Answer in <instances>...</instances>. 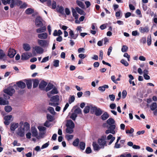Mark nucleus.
<instances>
[{"label": "nucleus", "instance_id": "nucleus-28", "mask_svg": "<svg viewBox=\"0 0 157 157\" xmlns=\"http://www.w3.org/2000/svg\"><path fill=\"white\" fill-rule=\"evenodd\" d=\"M34 12V10L31 8H28L25 11V13L27 14H30L33 13Z\"/></svg>", "mask_w": 157, "mask_h": 157}, {"label": "nucleus", "instance_id": "nucleus-13", "mask_svg": "<svg viewBox=\"0 0 157 157\" xmlns=\"http://www.w3.org/2000/svg\"><path fill=\"white\" fill-rule=\"evenodd\" d=\"M59 96L58 95H56L52 97L50 99V101L52 102H56V103H59Z\"/></svg>", "mask_w": 157, "mask_h": 157}, {"label": "nucleus", "instance_id": "nucleus-3", "mask_svg": "<svg viewBox=\"0 0 157 157\" xmlns=\"http://www.w3.org/2000/svg\"><path fill=\"white\" fill-rule=\"evenodd\" d=\"M37 42L38 44L42 47L44 48L48 46V43L46 40L38 39Z\"/></svg>", "mask_w": 157, "mask_h": 157}, {"label": "nucleus", "instance_id": "nucleus-56", "mask_svg": "<svg viewBox=\"0 0 157 157\" xmlns=\"http://www.w3.org/2000/svg\"><path fill=\"white\" fill-rule=\"evenodd\" d=\"M47 117L48 120H49V121L51 122L52 121L53 117L52 115L47 114Z\"/></svg>", "mask_w": 157, "mask_h": 157}, {"label": "nucleus", "instance_id": "nucleus-36", "mask_svg": "<svg viewBox=\"0 0 157 157\" xmlns=\"http://www.w3.org/2000/svg\"><path fill=\"white\" fill-rule=\"evenodd\" d=\"M79 142V140L78 138L75 139L73 142L72 144L73 146L75 147L78 146Z\"/></svg>", "mask_w": 157, "mask_h": 157}, {"label": "nucleus", "instance_id": "nucleus-51", "mask_svg": "<svg viewBox=\"0 0 157 157\" xmlns=\"http://www.w3.org/2000/svg\"><path fill=\"white\" fill-rule=\"evenodd\" d=\"M50 93L52 94H57L58 93V91L57 89L55 87L51 91Z\"/></svg>", "mask_w": 157, "mask_h": 157}, {"label": "nucleus", "instance_id": "nucleus-9", "mask_svg": "<svg viewBox=\"0 0 157 157\" xmlns=\"http://www.w3.org/2000/svg\"><path fill=\"white\" fill-rule=\"evenodd\" d=\"M34 48L35 50L38 54H41L44 52V49L39 46H36Z\"/></svg>", "mask_w": 157, "mask_h": 157}, {"label": "nucleus", "instance_id": "nucleus-40", "mask_svg": "<svg viewBox=\"0 0 157 157\" xmlns=\"http://www.w3.org/2000/svg\"><path fill=\"white\" fill-rule=\"evenodd\" d=\"M16 6V0H11L10 6L11 8H13Z\"/></svg>", "mask_w": 157, "mask_h": 157}, {"label": "nucleus", "instance_id": "nucleus-53", "mask_svg": "<svg viewBox=\"0 0 157 157\" xmlns=\"http://www.w3.org/2000/svg\"><path fill=\"white\" fill-rule=\"evenodd\" d=\"M86 153V154H88L92 152V150L91 148L90 147H87L85 151Z\"/></svg>", "mask_w": 157, "mask_h": 157}, {"label": "nucleus", "instance_id": "nucleus-21", "mask_svg": "<svg viewBox=\"0 0 157 157\" xmlns=\"http://www.w3.org/2000/svg\"><path fill=\"white\" fill-rule=\"evenodd\" d=\"M29 58V55H28L27 53H23L21 56V59L22 60H27Z\"/></svg>", "mask_w": 157, "mask_h": 157}, {"label": "nucleus", "instance_id": "nucleus-6", "mask_svg": "<svg viewBox=\"0 0 157 157\" xmlns=\"http://www.w3.org/2000/svg\"><path fill=\"white\" fill-rule=\"evenodd\" d=\"M106 122L108 124L107 127H110L112 125H113L114 127V128H115L116 125L114 124H115V121L112 118H109L106 121Z\"/></svg>", "mask_w": 157, "mask_h": 157}, {"label": "nucleus", "instance_id": "nucleus-10", "mask_svg": "<svg viewBox=\"0 0 157 157\" xmlns=\"http://www.w3.org/2000/svg\"><path fill=\"white\" fill-rule=\"evenodd\" d=\"M16 51L13 49L10 48L9 50L8 56L10 58H13L16 54Z\"/></svg>", "mask_w": 157, "mask_h": 157}, {"label": "nucleus", "instance_id": "nucleus-4", "mask_svg": "<svg viewBox=\"0 0 157 157\" xmlns=\"http://www.w3.org/2000/svg\"><path fill=\"white\" fill-rule=\"evenodd\" d=\"M42 20V18L40 17H38L36 18L35 24L37 27H40L43 26V25Z\"/></svg>", "mask_w": 157, "mask_h": 157}, {"label": "nucleus", "instance_id": "nucleus-54", "mask_svg": "<svg viewBox=\"0 0 157 157\" xmlns=\"http://www.w3.org/2000/svg\"><path fill=\"white\" fill-rule=\"evenodd\" d=\"M74 112L77 114H80L81 113V110L79 108H78L75 109Z\"/></svg>", "mask_w": 157, "mask_h": 157}, {"label": "nucleus", "instance_id": "nucleus-22", "mask_svg": "<svg viewBox=\"0 0 157 157\" xmlns=\"http://www.w3.org/2000/svg\"><path fill=\"white\" fill-rule=\"evenodd\" d=\"M26 83L27 87L28 89H30L32 88V82L31 79L26 80Z\"/></svg>", "mask_w": 157, "mask_h": 157}, {"label": "nucleus", "instance_id": "nucleus-49", "mask_svg": "<svg viewBox=\"0 0 157 157\" xmlns=\"http://www.w3.org/2000/svg\"><path fill=\"white\" fill-rule=\"evenodd\" d=\"M128 49V47L126 45H123L121 48V51L123 52H126Z\"/></svg>", "mask_w": 157, "mask_h": 157}, {"label": "nucleus", "instance_id": "nucleus-52", "mask_svg": "<svg viewBox=\"0 0 157 157\" xmlns=\"http://www.w3.org/2000/svg\"><path fill=\"white\" fill-rule=\"evenodd\" d=\"M45 134V133L44 132H40L39 133V136L37 137V138L39 139L40 138H43Z\"/></svg>", "mask_w": 157, "mask_h": 157}, {"label": "nucleus", "instance_id": "nucleus-19", "mask_svg": "<svg viewBox=\"0 0 157 157\" xmlns=\"http://www.w3.org/2000/svg\"><path fill=\"white\" fill-rule=\"evenodd\" d=\"M66 126L67 127H71L74 128L75 127V124L71 120H68L66 124Z\"/></svg>", "mask_w": 157, "mask_h": 157}, {"label": "nucleus", "instance_id": "nucleus-1", "mask_svg": "<svg viewBox=\"0 0 157 157\" xmlns=\"http://www.w3.org/2000/svg\"><path fill=\"white\" fill-rule=\"evenodd\" d=\"M106 138V136H102L101 138L98 139V143L101 147L104 148L105 146H107L106 142L105 140Z\"/></svg>", "mask_w": 157, "mask_h": 157}, {"label": "nucleus", "instance_id": "nucleus-47", "mask_svg": "<svg viewBox=\"0 0 157 157\" xmlns=\"http://www.w3.org/2000/svg\"><path fill=\"white\" fill-rule=\"evenodd\" d=\"M151 36H148L147 37V44L148 46L151 45Z\"/></svg>", "mask_w": 157, "mask_h": 157}, {"label": "nucleus", "instance_id": "nucleus-18", "mask_svg": "<svg viewBox=\"0 0 157 157\" xmlns=\"http://www.w3.org/2000/svg\"><path fill=\"white\" fill-rule=\"evenodd\" d=\"M46 29V27L45 26L41 27L38 28L36 30V32L37 33H41L44 32Z\"/></svg>", "mask_w": 157, "mask_h": 157}, {"label": "nucleus", "instance_id": "nucleus-14", "mask_svg": "<svg viewBox=\"0 0 157 157\" xmlns=\"http://www.w3.org/2000/svg\"><path fill=\"white\" fill-rule=\"evenodd\" d=\"M56 10L57 12L62 14H64V9L63 7L62 6H58L56 8Z\"/></svg>", "mask_w": 157, "mask_h": 157}, {"label": "nucleus", "instance_id": "nucleus-59", "mask_svg": "<svg viewBox=\"0 0 157 157\" xmlns=\"http://www.w3.org/2000/svg\"><path fill=\"white\" fill-rule=\"evenodd\" d=\"M38 128L40 131H44L46 129V127L43 126H39L38 127Z\"/></svg>", "mask_w": 157, "mask_h": 157}, {"label": "nucleus", "instance_id": "nucleus-39", "mask_svg": "<svg viewBox=\"0 0 157 157\" xmlns=\"http://www.w3.org/2000/svg\"><path fill=\"white\" fill-rule=\"evenodd\" d=\"M79 147L81 150H83L85 147V143L83 142H81L79 144Z\"/></svg>", "mask_w": 157, "mask_h": 157}, {"label": "nucleus", "instance_id": "nucleus-34", "mask_svg": "<svg viewBox=\"0 0 157 157\" xmlns=\"http://www.w3.org/2000/svg\"><path fill=\"white\" fill-rule=\"evenodd\" d=\"M73 128L71 127H67L66 130V132L69 134L72 133L73 132Z\"/></svg>", "mask_w": 157, "mask_h": 157}, {"label": "nucleus", "instance_id": "nucleus-5", "mask_svg": "<svg viewBox=\"0 0 157 157\" xmlns=\"http://www.w3.org/2000/svg\"><path fill=\"white\" fill-rule=\"evenodd\" d=\"M14 86L16 87V89H17L19 87L21 89H24L26 87V84L24 82L22 81H19L16 82V84L14 85Z\"/></svg>", "mask_w": 157, "mask_h": 157}, {"label": "nucleus", "instance_id": "nucleus-37", "mask_svg": "<svg viewBox=\"0 0 157 157\" xmlns=\"http://www.w3.org/2000/svg\"><path fill=\"white\" fill-rule=\"evenodd\" d=\"M75 10H76L77 12L80 15L83 14L84 13V11L82 10L79 8L78 7L75 8Z\"/></svg>", "mask_w": 157, "mask_h": 157}, {"label": "nucleus", "instance_id": "nucleus-33", "mask_svg": "<svg viewBox=\"0 0 157 157\" xmlns=\"http://www.w3.org/2000/svg\"><path fill=\"white\" fill-rule=\"evenodd\" d=\"M109 88L108 85H105L103 86H99L98 89L99 90L101 91H104L105 90V89H107Z\"/></svg>", "mask_w": 157, "mask_h": 157}, {"label": "nucleus", "instance_id": "nucleus-32", "mask_svg": "<svg viewBox=\"0 0 157 157\" xmlns=\"http://www.w3.org/2000/svg\"><path fill=\"white\" fill-rule=\"evenodd\" d=\"M33 88H35L38 86L39 83V81L36 79H33Z\"/></svg>", "mask_w": 157, "mask_h": 157}, {"label": "nucleus", "instance_id": "nucleus-57", "mask_svg": "<svg viewBox=\"0 0 157 157\" xmlns=\"http://www.w3.org/2000/svg\"><path fill=\"white\" fill-rule=\"evenodd\" d=\"M124 57L127 58L128 61H130V56L127 53H125L123 55Z\"/></svg>", "mask_w": 157, "mask_h": 157}, {"label": "nucleus", "instance_id": "nucleus-50", "mask_svg": "<svg viewBox=\"0 0 157 157\" xmlns=\"http://www.w3.org/2000/svg\"><path fill=\"white\" fill-rule=\"evenodd\" d=\"M12 116L11 115L6 116L4 117V119L6 121H9L12 118Z\"/></svg>", "mask_w": 157, "mask_h": 157}, {"label": "nucleus", "instance_id": "nucleus-16", "mask_svg": "<svg viewBox=\"0 0 157 157\" xmlns=\"http://www.w3.org/2000/svg\"><path fill=\"white\" fill-rule=\"evenodd\" d=\"M18 123H12L11 124L10 129L11 131H14L15 129L18 127Z\"/></svg>", "mask_w": 157, "mask_h": 157}, {"label": "nucleus", "instance_id": "nucleus-25", "mask_svg": "<svg viewBox=\"0 0 157 157\" xmlns=\"http://www.w3.org/2000/svg\"><path fill=\"white\" fill-rule=\"evenodd\" d=\"M109 115L107 112H105L101 116V118L103 120L107 119L109 117Z\"/></svg>", "mask_w": 157, "mask_h": 157}, {"label": "nucleus", "instance_id": "nucleus-7", "mask_svg": "<svg viewBox=\"0 0 157 157\" xmlns=\"http://www.w3.org/2000/svg\"><path fill=\"white\" fill-rule=\"evenodd\" d=\"M114 126L113 125H112L110 127H107L110 130H107L105 132V133L106 134H108L109 133H111L113 134L115 133V132L114 131Z\"/></svg>", "mask_w": 157, "mask_h": 157}, {"label": "nucleus", "instance_id": "nucleus-30", "mask_svg": "<svg viewBox=\"0 0 157 157\" xmlns=\"http://www.w3.org/2000/svg\"><path fill=\"white\" fill-rule=\"evenodd\" d=\"M68 30H70V31L69 32V35L70 37H69L71 39H74L75 34L74 33V32L70 29H69Z\"/></svg>", "mask_w": 157, "mask_h": 157}, {"label": "nucleus", "instance_id": "nucleus-20", "mask_svg": "<svg viewBox=\"0 0 157 157\" xmlns=\"http://www.w3.org/2000/svg\"><path fill=\"white\" fill-rule=\"evenodd\" d=\"M23 46V49L25 51H29L31 49V47L29 44H24Z\"/></svg>", "mask_w": 157, "mask_h": 157}, {"label": "nucleus", "instance_id": "nucleus-31", "mask_svg": "<svg viewBox=\"0 0 157 157\" xmlns=\"http://www.w3.org/2000/svg\"><path fill=\"white\" fill-rule=\"evenodd\" d=\"M92 145L95 151H98L100 149V147L99 146L96 142H93Z\"/></svg>", "mask_w": 157, "mask_h": 157}, {"label": "nucleus", "instance_id": "nucleus-35", "mask_svg": "<svg viewBox=\"0 0 157 157\" xmlns=\"http://www.w3.org/2000/svg\"><path fill=\"white\" fill-rule=\"evenodd\" d=\"M53 86L54 85L52 84L51 83H49L46 88V91L47 92L52 89L53 88Z\"/></svg>", "mask_w": 157, "mask_h": 157}, {"label": "nucleus", "instance_id": "nucleus-12", "mask_svg": "<svg viewBox=\"0 0 157 157\" xmlns=\"http://www.w3.org/2000/svg\"><path fill=\"white\" fill-rule=\"evenodd\" d=\"M24 128H18L17 135L21 137H23L25 136Z\"/></svg>", "mask_w": 157, "mask_h": 157}, {"label": "nucleus", "instance_id": "nucleus-26", "mask_svg": "<svg viewBox=\"0 0 157 157\" xmlns=\"http://www.w3.org/2000/svg\"><path fill=\"white\" fill-rule=\"evenodd\" d=\"M150 109L152 111L156 109L157 108V104L156 102H153L150 106Z\"/></svg>", "mask_w": 157, "mask_h": 157}, {"label": "nucleus", "instance_id": "nucleus-23", "mask_svg": "<svg viewBox=\"0 0 157 157\" xmlns=\"http://www.w3.org/2000/svg\"><path fill=\"white\" fill-rule=\"evenodd\" d=\"M9 102L3 99L2 98H0V105H8Z\"/></svg>", "mask_w": 157, "mask_h": 157}, {"label": "nucleus", "instance_id": "nucleus-61", "mask_svg": "<svg viewBox=\"0 0 157 157\" xmlns=\"http://www.w3.org/2000/svg\"><path fill=\"white\" fill-rule=\"evenodd\" d=\"M22 4V1L20 0H16V6H19Z\"/></svg>", "mask_w": 157, "mask_h": 157}, {"label": "nucleus", "instance_id": "nucleus-24", "mask_svg": "<svg viewBox=\"0 0 157 157\" xmlns=\"http://www.w3.org/2000/svg\"><path fill=\"white\" fill-rule=\"evenodd\" d=\"M71 10L73 16L75 17V19H77L78 17V15L77 13L75 10L73 8H72Z\"/></svg>", "mask_w": 157, "mask_h": 157}, {"label": "nucleus", "instance_id": "nucleus-29", "mask_svg": "<svg viewBox=\"0 0 157 157\" xmlns=\"http://www.w3.org/2000/svg\"><path fill=\"white\" fill-rule=\"evenodd\" d=\"M102 113V111L99 108H97L96 111L95 112V114L97 116H99L101 115Z\"/></svg>", "mask_w": 157, "mask_h": 157}, {"label": "nucleus", "instance_id": "nucleus-17", "mask_svg": "<svg viewBox=\"0 0 157 157\" xmlns=\"http://www.w3.org/2000/svg\"><path fill=\"white\" fill-rule=\"evenodd\" d=\"M47 36V34L46 33L39 34L38 35V37L41 39H46Z\"/></svg>", "mask_w": 157, "mask_h": 157}, {"label": "nucleus", "instance_id": "nucleus-46", "mask_svg": "<svg viewBox=\"0 0 157 157\" xmlns=\"http://www.w3.org/2000/svg\"><path fill=\"white\" fill-rule=\"evenodd\" d=\"M75 100L74 96L73 95L71 96L70 98H69L68 101L69 104H71Z\"/></svg>", "mask_w": 157, "mask_h": 157}, {"label": "nucleus", "instance_id": "nucleus-62", "mask_svg": "<svg viewBox=\"0 0 157 157\" xmlns=\"http://www.w3.org/2000/svg\"><path fill=\"white\" fill-rule=\"evenodd\" d=\"M49 59V56H48L47 57H44L42 59V60L41 61V63H45L48 61Z\"/></svg>", "mask_w": 157, "mask_h": 157}, {"label": "nucleus", "instance_id": "nucleus-63", "mask_svg": "<svg viewBox=\"0 0 157 157\" xmlns=\"http://www.w3.org/2000/svg\"><path fill=\"white\" fill-rule=\"evenodd\" d=\"M109 97L110 100L112 101H113L115 98V96L113 94L109 95Z\"/></svg>", "mask_w": 157, "mask_h": 157}, {"label": "nucleus", "instance_id": "nucleus-15", "mask_svg": "<svg viewBox=\"0 0 157 157\" xmlns=\"http://www.w3.org/2000/svg\"><path fill=\"white\" fill-rule=\"evenodd\" d=\"M31 132L32 134V136L36 137L37 136L38 132L36 129L35 127H32Z\"/></svg>", "mask_w": 157, "mask_h": 157}, {"label": "nucleus", "instance_id": "nucleus-8", "mask_svg": "<svg viewBox=\"0 0 157 157\" xmlns=\"http://www.w3.org/2000/svg\"><path fill=\"white\" fill-rule=\"evenodd\" d=\"M47 84L48 83L47 82L44 80H42L39 84V88L41 90H43Z\"/></svg>", "mask_w": 157, "mask_h": 157}, {"label": "nucleus", "instance_id": "nucleus-42", "mask_svg": "<svg viewBox=\"0 0 157 157\" xmlns=\"http://www.w3.org/2000/svg\"><path fill=\"white\" fill-rule=\"evenodd\" d=\"M90 107L89 106H86L83 110V112L85 113H87L89 112Z\"/></svg>", "mask_w": 157, "mask_h": 157}, {"label": "nucleus", "instance_id": "nucleus-11", "mask_svg": "<svg viewBox=\"0 0 157 157\" xmlns=\"http://www.w3.org/2000/svg\"><path fill=\"white\" fill-rule=\"evenodd\" d=\"M149 28L148 26L145 27H140L139 28V30L140 33H148L149 31Z\"/></svg>", "mask_w": 157, "mask_h": 157}, {"label": "nucleus", "instance_id": "nucleus-43", "mask_svg": "<svg viewBox=\"0 0 157 157\" xmlns=\"http://www.w3.org/2000/svg\"><path fill=\"white\" fill-rule=\"evenodd\" d=\"M48 110L52 114H54L55 113L54 108L52 107L49 106L48 109Z\"/></svg>", "mask_w": 157, "mask_h": 157}, {"label": "nucleus", "instance_id": "nucleus-48", "mask_svg": "<svg viewBox=\"0 0 157 157\" xmlns=\"http://www.w3.org/2000/svg\"><path fill=\"white\" fill-rule=\"evenodd\" d=\"M68 141L71 140L73 137V135H67L65 136Z\"/></svg>", "mask_w": 157, "mask_h": 157}, {"label": "nucleus", "instance_id": "nucleus-41", "mask_svg": "<svg viewBox=\"0 0 157 157\" xmlns=\"http://www.w3.org/2000/svg\"><path fill=\"white\" fill-rule=\"evenodd\" d=\"M77 116V114L75 113V112H74V113L71 114L70 117L73 121H75Z\"/></svg>", "mask_w": 157, "mask_h": 157}, {"label": "nucleus", "instance_id": "nucleus-44", "mask_svg": "<svg viewBox=\"0 0 157 157\" xmlns=\"http://www.w3.org/2000/svg\"><path fill=\"white\" fill-rule=\"evenodd\" d=\"M59 61L58 60H55L53 61V66L57 67L59 66Z\"/></svg>", "mask_w": 157, "mask_h": 157}, {"label": "nucleus", "instance_id": "nucleus-64", "mask_svg": "<svg viewBox=\"0 0 157 157\" xmlns=\"http://www.w3.org/2000/svg\"><path fill=\"white\" fill-rule=\"evenodd\" d=\"M51 125V124L49 123V121H46L44 124V126L47 127H49Z\"/></svg>", "mask_w": 157, "mask_h": 157}, {"label": "nucleus", "instance_id": "nucleus-60", "mask_svg": "<svg viewBox=\"0 0 157 157\" xmlns=\"http://www.w3.org/2000/svg\"><path fill=\"white\" fill-rule=\"evenodd\" d=\"M97 108L96 106L92 107L90 109V112L92 113H93L94 112H95Z\"/></svg>", "mask_w": 157, "mask_h": 157}, {"label": "nucleus", "instance_id": "nucleus-38", "mask_svg": "<svg viewBox=\"0 0 157 157\" xmlns=\"http://www.w3.org/2000/svg\"><path fill=\"white\" fill-rule=\"evenodd\" d=\"M5 110L6 112L9 113L12 110V108L11 106L7 105L5 107Z\"/></svg>", "mask_w": 157, "mask_h": 157}, {"label": "nucleus", "instance_id": "nucleus-45", "mask_svg": "<svg viewBox=\"0 0 157 157\" xmlns=\"http://www.w3.org/2000/svg\"><path fill=\"white\" fill-rule=\"evenodd\" d=\"M120 62L125 66H128L129 65L128 63L124 59H121Z\"/></svg>", "mask_w": 157, "mask_h": 157}, {"label": "nucleus", "instance_id": "nucleus-58", "mask_svg": "<svg viewBox=\"0 0 157 157\" xmlns=\"http://www.w3.org/2000/svg\"><path fill=\"white\" fill-rule=\"evenodd\" d=\"M29 124L27 122H25L24 124V128H25L26 129H28L29 128Z\"/></svg>", "mask_w": 157, "mask_h": 157}, {"label": "nucleus", "instance_id": "nucleus-2", "mask_svg": "<svg viewBox=\"0 0 157 157\" xmlns=\"http://www.w3.org/2000/svg\"><path fill=\"white\" fill-rule=\"evenodd\" d=\"M4 93L10 96H12L15 92L14 89L12 87H8L3 90Z\"/></svg>", "mask_w": 157, "mask_h": 157}, {"label": "nucleus", "instance_id": "nucleus-27", "mask_svg": "<svg viewBox=\"0 0 157 157\" xmlns=\"http://www.w3.org/2000/svg\"><path fill=\"white\" fill-rule=\"evenodd\" d=\"M76 3L78 6L84 9L85 8V5L82 2L79 0H77L76 1Z\"/></svg>", "mask_w": 157, "mask_h": 157}, {"label": "nucleus", "instance_id": "nucleus-55", "mask_svg": "<svg viewBox=\"0 0 157 157\" xmlns=\"http://www.w3.org/2000/svg\"><path fill=\"white\" fill-rule=\"evenodd\" d=\"M127 92L125 90H124L122 92V97L123 98H124L126 96Z\"/></svg>", "mask_w": 157, "mask_h": 157}]
</instances>
